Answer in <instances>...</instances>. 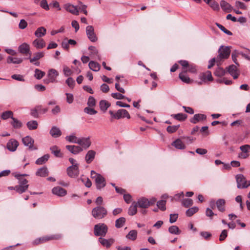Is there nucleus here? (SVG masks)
Listing matches in <instances>:
<instances>
[{"label": "nucleus", "mask_w": 250, "mask_h": 250, "mask_svg": "<svg viewBox=\"0 0 250 250\" xmlns=\"http://www.w3.org/2000/svg\"><path fill=\"white\" fill-rule=\"evenodd\" d=\"M91 177L95 179L96 187L98 189L100 190L106 185V182L104 177L100 174L96 173L94 170L91 171Z\"/></svg>", "instance_id": "f257e3e1"}, {"label": "nucleus", "mask_w": 250, "mask_h": 250, "mask_svg": "<svg viewBox=\"0 0 250 250\" xmlns=\"http://www.w3.org/2000/svg\"><path fill=\"white\" fill-rule=\"evenodd\" d=\"M219 54L216 57V62L218 65L223 59L229 58L230 53V49L229 46H221L218 50Z\"/></svg>", "instance_id": "f03ea898"}, {"label": "nucleus", "mask_w": 250, "mask_h": 250, "mask_svg": "<svg viewBox=\"0 0 250 250\" xmlns=\"http://www.w3.org/2000/svg\"><path fill=\"white\" fill-rule=\"evenodd\" d=\"M92 215L94 218L101 219L104 218L107 214L106 209L103 207L97 206L92 210Z\"/></svg>", "instance_id": "7ed1b4c3"}, {"label": "nucleus", "mask_w": 250, "mask_h": 250, "mask_svg": "<svg viewBox=\"0 0 250 250\" xmlns=\"http://www.w3.org/2000/svg\"><path fill=\"white\" fill-rule=\"evenodd\" d=\"M108 230V228L104 223H99L95 225L94 228V234L96 236H104Z\"/></svg>", "instance_id": "20e7f679"}, {"label": "nucleus", "mask_w": 250, "mask_h": 250, "mask_svg": "<svg viewBox=\"0 0 250 250\" xmlns=\"http://www.w3.org/2000/svg\"><path fill=\"white\" fill-rule=\"evenodd\" d=\"M111 117L115 119H120L123 118H127L130 119V116L128 111L124 109H121L118 110L116 113H114L113 111L110 110L109 111Z\"/></svg>", "instance_id": "39448f33"}, {"label": "nucleus", "mask_w": 250, "mask_h": 250, "mask_svg": "<svg viewBox=\"0 0 250 250\" xmlns=\"http://www.w3.org/2000/svg\"><path fill=\"white\" fill-rule=\"evenodd\" d=\"M235 178L238 188H247L250 186V181H247L243 174H238Z\"/></svg>", "instance_id": "423d86ee"}, {"label": "nucleus", "mask_w": 250, "mask_h": 250, "mask_svg": "<svg viewBox=\"0 0 250 250\" xmlns=\"http://www.w3.org/2000/svg\"><path fill=\"white\" fill-rule=\"evenodd\" d=\"M68 175L72 178L77 177L79 174V165L75 164L67 168Z\"/></svg>", "instance_id": "0eeeda50"}, {"label": "nucleus", "mask_w": 250, "mask_h": 250, "mask_svg": "<svg viewBox=\"0 0 250 250\" xmlns=\"http://www.w3.org/2000/svg\"><path fill=\"white\" fill-rule=\"evenodd\" d=\"M59 73L54 69H50L48 72L47 80H44V82L45 83H55L56 82V78L58 76Z\"/></svg>", "instance_id": "6e6552de"}, {"label": "nucleus", "mask_w": 250, "mask_h": 250, "mask_svg": "<svg viewBox=\"0 0 250 250\" xmlns=\"http://www.w3.org/2000/svg\"><path fill=\"white\" fill-rule=\"evenodd\" d=\"M61 238V235L60 234L53 235L49 236L42 237L34 240L33 243L36 245H38L40 243H42L48 241L50 240L53 239H59Z\"/></svg>", "instance_id": "1a4fd4ad"}, {"label": "nucleus", "mask_w": 250, "mask_h": 250, "mask_svg": "<svg viewBox=\"0 0 250 250\" xmlns=\"http://www.w3.org/2000/svg\"><path fill=\"white\" fill-rule=\"evenodd\" d=\"M86 33L88 38L91 42H95L97 41L98 39L92 26L88 25L86 27Z\"/></svg>", "instance_id": "9d476101"}, {"label": "nucleus", "mask_w": 250, "mask_h": 250, "mask_svg": "<svg viewBox=\"0 0 250 250\" xmlns=\"http://www.w3.org/2000/svg\"><path fill=\"white\" fill-rule=\"evenodd\" d=\"M22 142L24 146H28L30 150H36L37 147L34 146V140L30 136H27L22 139Z\"/></svg>", "instance_id": "9b49d317"}, {"label": "nucleus", "mask_w": 250, "mask_h": 250, "mask_svg": "<svg viewBox=\"0 0 250 250\" xmlns=\"http://www.w3.org/2000/svg\"><path fill=\"white\" fill-rule=\"evenodd\" d=\"M18 50L20 53L23 55H29L30 56L31 54L30 51V46L25 42L22 43L19 46Z\"/></svg>", "instance_id": "f8f14e48"}, {"label": "nucleus", "mask_w": 250, "mask_h": 250, "mask_svg": "<svg viewBox=\"0 0 250 250\" xmlns=\"http://www.w3.org/2000/svg\"><path fill=\"white\" fill-rule=\"evenodd\" d=\"M78 145L82 146L83 149H87L91 145V142L90 140V137H83L79 138Z\"/></svg>", "instance_id": "ddd939ff"}, {"label": "nucleus", "mask_w": 250, "mask_h": 250, "mask_svg": "<svg viewBox=\"0 0 250 250\" xmlns=\"http://www.w3.org/2000/svg\"><path fill=\"white\" fill-rule=\"evenodd\" d=\"M148 200L145 197H142L139 199L137 202H135L137 207L142 208H147L149 207Z\"/></svg>", "instance_id": "4468645a"}, {"label": "nucleus", "mask_w": 250, "mask_h": 250, "mask_svg": "<svg viewBox=\"0 0 250 250\" xmlns=\"http://www.w3.org/2000/svg\"><path fill=\"white\" fill-rule=\"evenodd\" d=\"M19 146L18 142L13 139H10L7 143L6 147L10 151L14 152Z\"/></svg>", "instance_id": "2eb2a0df"}, {"label": "nucleus", "mask_w": 250, "mask_h": 250, "mask_svg": "<svg viewBox=\"0 0 250 250\" xmlns=\"http://www.w3.org/2000/svg\"><path fill=\"white\" fill-rule=\"evenodd\" d=\"M207 119V116L203 114H196L193 118L190 119V122L194 124H196L197 123L206 120Z\"/></svg>", "instance_id": "dca6fc26"}, {"label": "nucleus", "mask_w": 250, "mask_h": 250, "mask_svg": "<svg viewBox=\"0 0 250 250\" xmlns=\"http://www.w3.org/2000/svg\"><path fill=\"white\" fill-rule=\"evenodd\" d=\"M66 148L73 154H78L83 150V148L78 146L68 145L66 146Z\"/></svg>", "instance_id": "f3484780"}, {"label": "nucleus", "mask_w": 250, "mask_h": 250, "mask_svg": "<svg viewBox=\"0 0 250 250\" xmlns=\"http://www.w3.org/2000/svg\"><path fill=\"white\" fill-rule=\"evenodd\" d=\"M52 193L59 196H64L66 194V190L60 187H54L52 190Z\"/></svg>", "instance_id": "a211bd4d"}, {"label": "nucleus", "mask_w": 250, "mask_h": 250, "mask_svg": "<svg viewBox=\"0 0 250 250\" xmlns=\"http://www.w3.org/2000/svg\"><path fill=\"white\" fill-rule=\"evenodd\" d=\"M65 10L75 15H79V10L76 6H74L70 3L65 4L64 5Z\"/></svg>", "instance_id": "6ab92c4d"}, {"label": "nucleus", "mask_w": 250, "mask_h": 250, "mask_svg": "<svg viewBox=\"0 0 250 250\" xmlns=\"http://www.w3.org/2000/svg\"><path fill=\"white\" fill-rule=\"evenodd\" d=\"M201 79L202 80V82L199 83L200 84H202L203 82H206V81H212L213 78L212 77L211 72L207 71L206 72L203 73L201 76Z\"/></svg>", "instance_id": "aec40b11"}, {"label": "nucleus", "mask_w": 250, "mask_h": 250, "mask_svg": "<svg viewBox=\"0 0 250 250\" xmlns=\"http://www.w3.org/2000/svg\"><path fill=\"white\" fill-rule=\"evenodd\" d=\"M96 152L93 150H88L85 156V161L87 164H90L94 159Z\"/></svg>", "instance_id": "412c9836"}, {"label": "nucleus", "mask_w": 250, "mask_h": 250, "mask_svg": "<svg viewBox=\"0 0 250 250\" xmlns=\"http://www.w3.org/2000/svg\"><path fill=\"white\" fill-rule=\"evenodd\" d=\"M99 242L104 247L109 248L114 242V240L112 238L106 239L102 237L99 238Z\"/></svg>", "instance_id": "4be33fe9"}, {"label": "nucleus", "mask_w": 250, "mask_h": 250, "mask_svg": "<svg viewBox=\"0 0 250 250\" xmlns=\"http://www.w3.org/2000/svg\"><path fill=\"white\" fill-rule=\"evenodd\" d=\"M229 73L233 77V79H236L238 77L239 73L235 65L232 64L229 67Z\"/></svg>", "instance_id": "5701e85b"}, {"label": "nucleus", "mask_w": 250, "mask_h": 250, "mask_svg": "<svg viewBox=\"0 0 250 250\" xmlns=\"http://www.w3.org/2000/svg\"><path fill=\"white\" fill-rule=\"evenodd\" d=\"M33 45L37 49H42L45 46V42L42 39H37L33 42Z\"/></svg>", "instance_id": "b1692460"}, {"label": "nucleus", "mask_w": 250, "mask_h": 250, "mask_svg": "<svg viewBox=\"0 0 250 250\" xmlns=\"http://www.w3.org/2000/svg\"><path fill=\"white\" fill-rule=\"evenodd\" d=\"M50 134L53 137L58 138L61 136L62 133L59 128L56 126H54L50 129Z\"/></svg>", "instance_id": "393cba45"}, {"label": "nucleus", "mask_w": 250, "mask_h": 250, "mask_svg": "<svg viewBox=\"0 0 250 250\" xmlns=\"http://www.w3.org/2000/svg\"><path fill=\"white\" fill-rule=\"evenodd\" d=\"M171 145L178 149H184L186 148V146L184 143L179 139H177L174 141L171 144Z\"/></svg>", "instance_id": "a878e982"}, {"label": "nucleus", "mask_w": 250, "mask_h": 250, "mask_svg": "<svg viewBox=\"0 0 250 250\" xmlns=\"http://www.w3.org/2000/svg\"><path fill=\"white\" fill-rule=\"evenodd\" d=\"M46 33V30L44 27H40L35 32V35L37 38H42Z\"/></svg>", "instance_id": "bb28decb"}, {"label": "nucleus", "mask_w": 250, "mask_h": 250, "mask_svg": "<svg viewBox=\"0 0 250 250\" xmlns=\"http://www.w3.org/2000/svg\"><path fill=\"white\" fill-rule=\"evenodd\" d=\"M220 6L221 8L227 12H230L232 10V7L225 0H222L220 2Z\"/></svg>", "instance_id": "cd10ccee"}, {"label": "nucleus", "mask_w": 250, "mask_h": 250, "mask_svg": "<svg viewBox=\"0 0 250 250\" xmlns=\"http://www.w3.org/2000/svg\"><path fill=\"white\" fill-rule=\"evenodd\" d=\"M226 202L224 199H219L216 202V206L218 209L221 212H224L225 210V205Z\"/></svg>", "instance_id": "c85d7f7f"}, {"label": "nucleus", "mask_w": 250, "mask_h": 250, "mask_svg": "<svg viewBox=\"0 0 250 250\" xmlns=\"http://www.w3.org/2000/svg\"><path fill=\"white\" fill-rule=\"evenodd\" d=\"M36 174L41 177H46L48 174L47 168L45 167H41L38 169Z\"/></svg>", "instance_id": "c756f323"}, {"label": "nucleus", "mask_w": 250, "mask_h": 250, "mask_svg": "<svg viewBox=\"0 0 250 250\" xmlns=\"http://www.w3.org/2000/svg\"><path fill=\"white\" fill-rule=\"evenodd\" d=\"M88 66L91 70L95 72L99 71L101 68L100 65L98 62L94 61H90L89 62Z\"/></svg>", "instance_id": "7c9ffc66"}, {"label": "nucleus", "mask_w": 250, "mask_h": 250, "mask_svg": "<svg viewBox=\"0 0 250 250\" xmlns=\"http://www.w3.org/2000/svg\"><path fill=\"white\" fill-rule=\"evenodd\" d=\"M65 140L72 143L78 144L79 138H77L74 133L70 134V135L66 136L65 137Z\"/></svg>", "instance_id": "2f4dec72"}, {"label": "nucleus", "mask_w": 250, "mask_h": 250, "mask_svg": "<svg viewBox=\"0 0 250 250\" xmlns=\"http://www.w3.org/2000/svg\"><path fill=\"white\" fill-rule=\"evenodd\" d=\"M44 55L43 52H38L34 54L33 58H29L30 62H36L39 59L42 58Z\"/></svg>", "instance_id": "473e14b6"}, {"label": "nucleus", "mask_w": 250, "mask_h": 250, "mask_svg": "<svg viewBox=\"0 0 250 250\" xmlns=\"http://www.w3.org/2000/svg\"><path fill=\"white\" fill-rule=\"evenodd\" d=\"M99 104L101 110L103 111H105L110 106V103L104 100H101Z\"/></svg>", "instance_id": "72a5a7b5"}, {"label": "nucleus", "mask_w": 250, "mask_h": 250, "mask_svg": "<svg viewBox=\"0 0 250 250\" xmlns=\"http://www.w3.org/2000/svg\"><path fill=\"white\" fill-rule=\"evenodd\" d=\"M137 204H136L135 202L132 203V205L128 208V214L131 216L135 215L137 211Z\"/></svg>", "instance_id": "f704fd0d"}, {"label": "nucleus", "mask_w": 250, "mask_h": 250, "mask_svg": "<svg viewBox=\"0 0 250 250\" xmlns=\"http://www.w3.org/2000/svg\"><path fill=\"white\" fill-rule=\"evenodd\" d=\"M51 152L57 157H62V154L61 153L60 149L56 146H54L50 147Z\"/></svg>", "instance_id": "c9c22d12"}, {"label": "nucleus", "mask_w": 250, "mask_h": 250, "mask_svg": "<svg viewBox=\"0 0 250 250\" xmlns=\"http://www.w3.org/2000/svg\"><path fill=\"white\" fill-rule=\"evenodd\" d=\"M49 158V154H45L44 156L38 158L36 161V164L37 165H42L46 163L48 160Z\"/></svg>", "instance_id": "e433bc0d"}, {"label": "nucleus", "mask_w": 250, "mask_h": 250, "mask_svg": "<svg viewBox=\"0 0 250 250\" xmlns=\"http://www.w3.org/2000/svg\"><path fill=\"white\" fill-rule=\"evenodd\" d=\"M22 62V59L19 58H13L12 57H8L7 59V62L8 63H13L14 64H19Z\"/></svg>", "instance_id": "4c0bfd02"}, {"label": "nucleus", "mask_w": 250, "mask_h": 250, "mask_svg": "<svg viewBox=\"0 0 250 250\" xmlns=\"http://www.w3.org/2000/svg\"><path fill=\"white\" fill-rule=\"evenodd\" d=\"M168 231L172 234L178 235L181 233V231L176 226H171L168 228Z\"/></svg>", "instance_id": "58836bf2"}, {"label": "nucleus", "mask_w": 250, "mask_h": 250, "mask_svg": "<svg viewBox=\"0 0 250 250\" xmlns=\"http://www.w3.org/2000/svg\"><path fill=\"white\" fill-rule=\"evenodd\" d=\"M186 72H183L179 75V78L184 83H189L190 82V78L185 74Z\"/></svg>", "instance_id": "ea45409f"}, {"label": "nucleus", "mask_w": 250, "mask_h": 250, "mask_svg": "<svg viewBox=\"0 0 250 250\" xmlns=\"http://www.w3.org/2000/svg\"><path fill=\"white\" fill-rule=\"evenodd\" d=\"M28 188V186L18 185L14 187V190L20 194L24 192Z\"/></svg>", "instance_id": "a19ab883"}, {"label": "nucleus", "mask_w": 250, "mask_h": 250, "mask_svg": "<svg viewBox=\"0 0 250 250\" xmlns=\"http://www.w3.org/2000/svg\"><path fill=\"white\" fill-rule=\"evenodd\" d=\"M137 235V231L136 230H131L126 235V238L134 241L136 240Z\"/></svg>", "instance_id": "79ce46f5"}, {"label": "nucleus", "mask_w": 250, "mask_h": 250, "mask_svg": "<svg viewBox=\"0 0 250 250\" xmlns=\"http://www.w3.org/2000/svg\"><path fill=\"white\" fill-rule=\"evenodd\" d=\"M171 116L175 119L178 120L179 121H184L187 118V115L186 114H183V113H178L177 114H173L171 115Z\"/></svg>", "instance_id": "37998d69"}, {"label": "nucleus", "mask_w": 250, "mask_h": 250, "mask_svg": "<svg viewBox=\"0 0 250 250\" xmlns=\"http://www.w3.org/2000/svg\"><path fill=\"white\" fill-rule=\"evenodd\" d=\"M126 219L125 217H120L115 221V227L117 228H122L125 224Z\"/></svg>", "instance_id": "c03bdc74"}, {"label": "nucleus", "mask_w": 250, "mask_h": 250, "mask_svg": "<svg viewBox=\"0 0 250 250\" xmlns=\"http://www.w3.org/2000/svg\"><path fill=\"white\" fill-rule=\"evenodd\" d=\"M15 177L17 179H18L19 180V185L21 186H28L29 185L27 184L28 181L24 179L23 177H21V174H17L15 175Z\"/></svg>", "instance_id": "a18cd8bd"}, {"label": "nucleus", "mask_w": 250, "mask_h": 250, "mask_svg": "<svg viewBox=\"0 0 250 250\" xmlns=\"http://www.w3.org/2000/svg\"><path fill=\"white\" fill-rule=\"evenodd\" d=\"M198 210V208L197 207H194L188 209L186 212V214L187 216L190 217L193 215L194 213L197 212Z\"/></svg>", "instance_id": "49530a36"}, {"label": "nucleus", "mask_w": 250, "mask_h": 250, "mask_svg": "<svg viewBox=\"0 0 250 250\" xmlns=\"http://www.w3.org/2000/svg\"><path fill=\"white\" fill-rule=\"evenodd\" d=\"M45 73L44 72L39 69H36L35 70L34 77L38 80L41 79L44 75Z\"/></svg>", "instance_id": "de8ad7c7"}, {"label": "nucleus", "mask_w": 250, "mask_h": 250, "mask_svg": "<svg viewBox=\"0 0 250 250\" xmlns=\"http://www.w3.org/2000/svg\"><path fill=\"white\" fill-rule=\"evenodd\" d=\"M38 123L36 121H31L27 123V126L29 129L30 130H34L37 128L38 127Z\"/></svg>", "instance_id": "09e8293b"}, {"label": "nucleus", "mask_w": 250, "mask_h": 250, "mask_svg": "<svg viewBox=\"0 0 250 250\" xmlns=\"http://www.w3.org/2000/svg\"><path fill=\"white\" fill-rule=\"evenodd\" d=\"M89 50L91 51L90 55H92L93 56H96L97 57L98 59L100 60V56L98 54V51L96 49V48L95 46H90L88 47Z\"/></svg>", "instance_id": "8fccbe9b"}, {"label": "nucleus", "mask_w": 250, "mask_h": 250, "mask_svg": "<svg viewBox=\"0 0 250 250\" xmlns=\"http://www.w3.org/2000/svg\"><path fill=\"white\" fill-rule=\"evenodd\" d=\"M12 119L11 125L14 128H18L21 126L22 124L20 121L14 117Z\"/></svg>", "instance_id": "3c124183"}, {"label": "nucleus", "mask_w": 250, "mask_h": 250, "mask_svg": "<svg viewBox=\"0 0 250 250\" xmlns=\"http://www.w3.org/2000/svg\"><path fill=\"white\" fill-rule=\"evenodd\" d=\"M166 200H161L157 203V206L160 209H161L162 211H164L166 209Z\"/></svg>", "instance_id": "603ef678"}, {"label": "nucleus", "mask_w": 250, "mask_h": 250, "mask_svg": "<svg viewBox=\"0 0 250 250\" xmlns=\"http://www.w3.org/2000/svg\"><path fill=\"white\" fill-rule=\"evenodd\" d=\"M9 118L11 119L13 118V112L11 111H6L5 112H4L1 115V118L3 120H6Z\"/></svg>", "instance_id": "864d4df0"}, {"label": "nucleus", "mask_w": 250, "mask_h": 250, "mask_svg": "<svg viewBox=\"0 0 250 250\" xmlns=\"http://www.w3.org/2000/svg\"><path fill=\"white\" fill-rule=\"evenodd\" d=\"M84 112L89 115H94L97 113V111L93 107L89 106L85 107L84 108Z\"/></svg>", "instance_id": "5fc2aeb1"}, {"label": "nucleus", "mask_w": 250, "mask_h": 250, "mask_svg": "<svg viewBox=\"0 0 250 250\" xmlns=\"http://www.w3.org/2000/svg\"><path fill=\"white\" fill-rule=\"evenodd\" d=\"M41 109V105L37 106L34 109L31 110V115L35 118L38 117V110Z\"/></svg>", "instance_id": "6e6d98bb"}, {"label": "nucleus", "mask_w": 250, "mask_h": 250, "mask_svg": "<svg viewBox=\"0 0 250 250\" xmlns=\"http://www.w3.org/2000/svg\"><path fill=\"white\" fill-rule=\"evenodd\" d=\"M193 204V201L191 199H185L182 201V205L186 208H188Z\"/></svg>", "instance_id": "4d7b16f0"}, {"label": "nucleus", "mask_w": 250, "mask_h": 250, "mask_svg": "<svg viewBox=\"0 0 250 250\" xmlns=\"http://www.w3.org/2000/svg\"><path fill=\"white\" fill-rule=\"evenodd\" d=\"M180 125L168 126L167 130L168 133H172L176 132L179 128Z\"/></svg>", "instance_id": "13d9d810"}, {"label": "nucleus", "mask_w": 250, "mask_h": 250, "mask_svg": "<svg viewBox=\"0 0 250 250\" xmlns=\"http://www.w3.org/2000/svg\"><path fill=\"white\" fill-rule=\"evenodd\" d=\"M216 24L217 26L225 34H227L228 35H230V36L232 35V33L230 31L227 30L222 25H221L218 23H216Z\"/></svg>", "instance_id": "bf43d9fd"}, {"label": "nucleus", "mask_w": 250, "mask_h": 250, "mask_svg": "<svg viewBox=\"0 0 250 250\" xmlns=\"http://www.w3.org/2000/svg\"><path fill=\"white\" fill-rule=\"evenodd\" d=\"M87 105L88 106L93 107L96 105V100L95 98L92 96H90L88 98L87 101Z\"/></svg>", "instance_id": "052dcab7"}, {"label": "nucleus", "mask_w": 250, "mask_h": 250, "mask_svg": "<svg viewBox=\"0 0 250 250\" xmlns=\"http://www.w3.org/2000/svg\"><path fill=\"white\" fill-rule=\"evenodd\" d=\"M66 83L68 85V86L71 88H73L75 84V81L71 77H69L66 80Z\"/></svg>", "instance_id": "680f3d73"}, {"label": "nucleus", "mask_w": 250, "mask_h": 250, "mask_svg": "<svg viewBox=\"0 0 250 250\" xmlns=\"http://www.w3.org/2000/svg\"><path fill=\"white\" fill-rule=\"evenodd\" d=\"M11 78L13 79L17 80L18 81L20 82H24V79L23 78V76L22 75H20V74H14L11 76Z\"/></svg>", "instance_id": "e2e57ef3"}, {"label": "nucleus", "mask_w": 250, "mask_h": 250, "mask_svg": "<svg viewBox=\"0 0 250 250\" xmlns=\"http://www.w3.org/2000/svg\"><path fill=\"white\" fill-rule=\"evenodd\" d=\"M184 196L183 192L176 194L173 197H171V201L175 200L176 201H179L180 199Z\"/></svg>", "instance_id": "0e129e2a"}, {"label": "nucleus", "mask_w": 250, "mask_h": 250, "mask_svg": "<svg viewBox=\"0 0 250 250\" xmlns=\"http://www.w3.org/2000/svg\"><path fill=\"white\" fill-rule=\"evenodd\" d=\"M63 72L64 75L66 77L69 76L72 74V71H71V69L68 67H67L66 66H63Z\"/></svg>", "instance_id": "69168bd1"}, {"label": "nucleus", "mask_w": 250, "mask_h": 250, "mask_svg": "<svg viewBox=\"0 0 250 250\" xmlns=\"http://www.w3.org/2000/svg\"><path fill=\"white\" fill-rule=\"evenodd\" d=\"M111 96L114 99L119 100L123 99L125 98V96L119 93H113L111 94Z\"/></svg>", "instance_id": "338daca9"}, {"label": "nucleus", "mask_w": 250, "mask_h": 250, "mask_svg": "<svg viewBox=\"0 0 250 250\" xmlns=\"http://www.w3.org/2000/svg\"><path fill=\"white\" fill-rule=\"evenodd\" d=\"M227 236H228L227 230L226 229L223 230L220 235L219 240L221 241L224 240L226 239V238L227 237Z\"/></svg>", "instance_id": "774afa93"}]
</instances>
